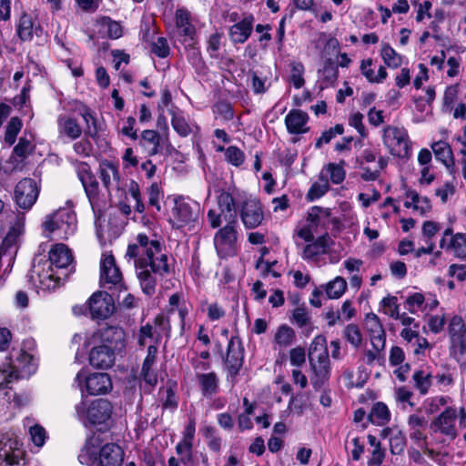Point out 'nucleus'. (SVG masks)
Here are the masks:
<instances>
[{"label":"nucleus","instance_id":"obj_18","mask_svg":"<svg viewBox=\"0 0 466 466\" xmlns=\"http://www.w3.org/2000/svg\"><path fill=\"white\" fill-rule=\"evenodd\" d=\"M122 281V274L116 267L114 256L103 254L100 260V283L106 285H119Z\"/></svg>","mask_w":466,"mask_h":466},{"label":"nucleus","instance_id":"obj_32","mask_svg":"<svg viewBox=\"0 0 466 466\" xmlns=\"http://www.w3.org/2000/svg\"><path fill=\"white\" fill-rule=\"evenodd\" d=\"M296 338L295 331L286 324L279 326L274 335V348L282 350L290 346Z\"/></svg>","mask_w":466,"mask_h":466},{"label":"nucleus","instance_id":"obj_24","mask_svg":"<svg viewBox=\"0 0 466 466\" xmlns=\"http://www.w3.org/2000/svg\"><path fill=\"white\" fill-rule=\"evenodd\" d=\"M309 120L308 114L298 109H292L285 117V124L289 133L303 134L308 132L307 123Z\"/></svg>","mask_w":466,"mask_h":466},{"label":"nucleus","instance_id":"obj_26","mask_svg":"<svg viewBox=\"0 0 466 466\" xmlns=\"http://www.w3.org/2000/svg\"><path fill=\"white\" fill-rule=\"evenodd\" d=\"M435 157L441 161L449 170L450 174L455 175L453 154L451 147L445 141L440 140L431 145Z\"/></svg>","mask_w":466,"mask_h":466},{"label":"nucleus","instance_id":"obj_35","mask_svg":"<svg viewBox=\"0 0 466 466\" xmlns=\"http://www.w3.org/2000/svg\"><path fill=\"white\" fill-rule=\"evenodd\" d=\"M58 131L60 134H65L71 139H76L80 137L82 129L77 122L66 116H60L57 119Z\"/></svg>","mask_w":466,"mask_h":466},{"label":"nucleus","instance_id":"obj_25","mask_svg":"<svg viewBox=\"0 0 466 466\" xmlns=\"http://www.w3.org/2000/svg\"><path fill=\"white\" fill-rule=\"evenodd\" d=\"M330 242V238L328 235L311 241L303 248L302 258L305 260H318L321 255L328 253Z\"/></svg>","mask_w":466,"mask_h":466},{"label":"nucleus","instance_id":"obj_54","mask_svg":"<svg viewBox=\"0 0 466 466\" xmlns=\"http://www.w3.org/2000/svg\"><path fill=\"white\" fill-rule=\"evenodd\" d=\"M344 336L347 340L355 348H358L362 340L359 327L355 324H349L344 329Z\"/></svg>","mask_w":466,"mask_h":466},{"label":"nucleus","instance_id":"obj_38","mask_svg":"<svg viewBox=\"0 0 466 466\" xmlns=\"http://www.w3.org/2000/svg\"><path fill=\"white\" fill-rule=\"evenodd\" d=\"M370 419L373 424H386L390 419V413L386 404L382 402L375 403L370 410Z\"/></svg>","mask_w":466,"mask_h":466},{"label":"nucleus","instance_id":"obj_43","mask_svg":"<svg viewBox=\"0 0 466 466\" xmlns=\"http://www.w3.org/2000/svg\"><path fill=\"white\" fill-rule=\"evenodd\" d=\"M329 188L328 178L321 175L319 179L310 187L307 198L315 200L324 196Z\"/></svg>","mask_w":466,"mask_h":466},{"label":"nucleus","instance_id":"obj_52","mask_svg":"<svg viewBox=\"0 0 466 466\" xmlns=\"http://www.w3.org/2000/svg\"><path fill=\"white\" fill-rule=\"evenodd\" d=\"M171 124L176 132H177L181 137H187L191 132L189 125L186 121L185 117L180 114L173 113Z\"/></svg>","mask_w":466,"mask_h":466},{"label":"nucleus","instance_id":"obj_47","mask_svg":"<svg viewBox=\"0 0 466 466\" xmlns=\"http://www.w3.org/2000/svg\"><path fill=\"white\" fill-rule=\"evenodd\" d=\"M34 149L31 140L25 137L19 138L17 145L14 147L13 155L10 157V161H15V157L20 158L26 157Z\"/></svg>","mask_w":466,"mask_h":466},{"label":"nucleus","instance_id":"obj_55","mask_svg":"<svg viewBox=\"0 0 466 466\" xmlns=\"http://www.w3.org/2000/svg\"><path fill=\"white\" fill-rule=\"evenodd\" d=\"M380 304L384 308L385 314H387L392 319L394 317H398V313L400 312V310L397 297L387 296L382 299Z\"/></svg>","mask_w":466,"mask_h":466},{"label":"nucleus","instance_id":"obj_64","mask_svg":"<svg viewBox=\"0 0 466 466\" xmlns=\"http://www.w3.org/2000/svg\"><path fill=\"white\" fill-rule=\"evenodd\" d=\"M214 112L226 121L231 120L234 116L231 106L226 102H219L216 104Z\"/></svg>","mask_w":466,"mask_h":466},{"label":"nucleus","instance_id":"obj_62","mask_svg":"<svg viewBox=\"0 0 466 466\" xmlns=\"http://www.w3.org/2000/svg\"><path fill=\"white\" fill-rule=\"evenodd\" d=\"M141 378L143 380V381L147 384L149 387H154L156 386L157 382V372L156 370H154L153 367L151 366H147L146 368V366H143L142 365V370H141Z\"/></svg>","mask_w":466,"mask_h":466},{"label":"nucleus","instance_id":"obj_4","mask_svg":"<svg viewBox=\"0 0 466 466\" xmlns=\"http://www.w3.org/2000/svg\"><path fill=\"white\" fill-rule=\"evenodd\" d=\"M78 461L87 466H121L124 461V451L116 443H106L98 449L87 441L78 454Z\"/></svg>","mask_w":466,"mask_h":466},{"label":"nucleus","instance_id":"obj_46","mask_svg":"<svg viewBox=\"0 0 466 466\" xmlns=\"http://www.w3.org/2000/svg\"><path fill=\"white\" fill-rule=\"evenodd\" d=\"M303 74L304 66L300 62L293 61L290 63L289 82L297 89L302 87L305 84Z\"/></svg>","mask_w":466,"mask_h":466},{"label":"nucleus","instance_id":"obj_6","mask_svg":"<svg viewBox=\"0 0 466 466\" xmlns=\"http://www.w3.org/2000/svg\"><path fill=\"white\" fill-rule=\"evenodd\" d=\"M112 413L110 402L104 399H98L87 404L82 400L76 406V414L85 425L103 424L107 421Z\"/></svg>","mask_w":466,"mask_h":466},{"label":"nucleus","instance_id":"obj_42","mask_svg":"<svg viewBox=\"0 0 466 466\" xmlns=\"http://www.w3.org/2000/svg\"><path fill=\"white\" fill-rule=\"evenodd\" d=\"M384 63L390 68H397L402 63V57L390 45L384 44L380 52Z\"/></svg>","mask_w":466,"mask_h":466},{"label":"nucleus","instance_id":"obj_56","mask_svg":"<svg viewBox=\"0 0 466 466\" xmlns=\"http://www.w3.org/2000/svg\"><path fill=\"white\" fill-rule=\"evenodd\" d=\"M147 196L149 205L157 208V209L159 210V201L163 198V192L160 186L157 182L152 183L147 188Z\"/></svg>","mask_w":466,"mask_h":466},{"label":"nucleus","instance_id":"obj_58","mask_svg":"<svg viewBox=\"0 0 466 466\" xmlns=\"http://www.w3.org/2000/svg\"><path fill=\"white\" fill-rule=\"evenodd\" d=\"M221 38L222 34L218 32H215L209 35L207 50L211 57H218V52L221 46Z\"/></svg>","mask_w":466,"mask_h":466},{"label":"nucleus","instance_id":"obj_11","mask_svg":"<svg viewBox=\"0 0 466 466\" xmlns=\"http://www.w3.org/2000/svg\"><path fill=\"white\" fill-rule=\"evenodd\" d=\"M244 360V348L238 337H231L228 343L226 356L224 357L225 369L228 370V379L233 380L242 367Z\"/></svg>","mask_w":466,"mask_h":466},{"label":"nucleus","instance_id":"obj_22","mask_svg":"<svg viewBox=\"0 0 466 466\" xmlns=\"http://www.w3.org/2000/svg\"><path fill=\"white\" fill-rule=\"evenodd\" d=\"M11 368L15 374H18V379L25 378L35 372L37 363L33 355L21 350L11 364Z\"/></svg>","mask_w":466,"mask_h":466},{"label":"nucleus","instance_id":"obj_51","mask_svg":"<svg viewBox=\"0 0 466 466\" xmlns=\"http://www.w3.org/2000/svg\"><path fill=\"white\" fill-rule=\"evenodd\" d=\"M406 446V439L403 433L397 431L390 436V449L392 454H400Z\"/></svg>","mask_w":466,"mask_h":466},{"label":"nucleus","instance_id":"obj_48","mask_svg":"<svg viewBox=\"0 0 466 466\" xmlns=\"http://www.w3.org/2000/svg\"><path fill=\"white\" fill-rule=\"evenodd\" d=\"M21 127V120L18 117H12L5 129V142L9 146L13 145L15 142L16 137L20 132Z\"/></svg>","mask_w":466,"mask_h":466},{"label":"nucleus","instance_id":"obj_5","mask_svg":"<svg viewBox=\"0 0 466 466\" xmlns=\"http://www.w3.org/2000/svg\"><path fill=\"white\" fill-rule=\"evenodd\" d=\"M42 228L46 237L56 233L60 239H67L76 231V217L71 208H60L46 216Z\"/></svg>","mask_w":466,"mask_h":466},{"label":"nucleus","instance_id":"obj_7","mask_svg":"<svg viewBox=\"0 0 466 466\" xmlns=\"http://www.w3.org/2000/svg\"><path fill=\"white\" fill-rule=\"evenodd\" d=\"M200 207L198 202L191 199L177 197L174 200L171 210L170 223L176 228L193 227L198 221Z\"/></svg>","mask_w":466,"mask_h":466},{"label":"nucleus","instance_id":"obj_61","mask_svg":"<svg viewBox=\"0 0 466 466\" xmlns=\"http://www.w3.org/2000/svg\"><path fill=\"white\" fill-rule=\"evenodd\" d=\"M152 52L159 57H167L169 55V46L164 37H157L152 45Z\"/></svg>","mask_w":466,"mask_h":466},{"label":"nucleus","instance_id":"obj_8","mask_svg":"<svg viewBox=\"0 0 466 466\" xmlns=\"http://www.w3.org/2000/svg\"><path fill=\"white\" fill-rule=\"evenodd\" d=\"M24 454L22 443L14 432L0 434V466H19Z\"/></svg>","mask_w":466,"mask_h":466},{"label":"nucleus","instance_id":"obj_34","mask_svg":"<svg viewBox=\"0 0 466 466\" xmlns=\"http://www.w3.org/2000/svg\"><path fill=\"white\" fill-rule=\"evenodd\" d=\"M372 59L368 58L361 61L360 64V71L361 74L366 77V79L370 83H381L383 82L388 74L384 66H380L378 69V73L375 74L374 70L371 68Z\"/></svg>","mask_w":466,"mask_h":466},{"label":"nucleus","instance_id":"obj_50","mask_svg":"<svg viewBox=\"0 0 466 466\" xmlns=\"http://www.w3.org/2000/svg\"><path fill=\"white\" fill-rule=\"evenodd\" d=\"M344 165H345V162L342 160L339 162V164L329 163L327 166L326 170L329 174L330 180L332 181V183L340 184L344 180L345 176H346V173H345V170L343 167Z\"/></svg>","mask_w":466,"mask_h":466},{"label":"nucleus","instance_id":"obj_16","mask_svg":"<svg viewBox=\"0 0 466 466\" xmlns=\"http://www.w3.org/2000/svg\"><path fill=\"white\" fill-rule=\"evenodd\" d=\"M239 215L246 228L252 229L261 225L264 212L260 202L256 198H248L242 202Z\"/></svg>","mask_w":466,"mask_h":466},{"label":"nucleus","instance_id":"obj_39","mask_svg":"<svg viewBox=\"0 0 466 466\" xmlns=\"http://www.w3.org/2000/svg\"><path fill=\"white\" fill-rule=\"evenodd\" d=\"M447 249L458 258H466V234L457 233L451 236Z\"/></svg>","mask_w":466,"mask_h":466},{"label":"nucleus","instance_id":"obj_60","mask_svg":"<svg viewBox=\"0 0 466 466\" xmlns=\"http://www.w3.org/2000/svg\"><path fill=\"white\" fill-rule=\"evenodd\" d=\"M292 321L299 328H303L309 323V315L305 308L299 307L293 310Z\"/></svg>","mask_w":466,"mask_h":466},{"label":"nucleus","instance_id":"obj_36","mask_svg":"<svg viewBox=\"0 0 466 466\" xmlns=\"http://www.w3.org/2000/svg\"><path fill=\"white\" fill-rule=\"evenodd\" d=\"M24 232V218H17L15 222L13 224V226L8 230L6 236L5 237L3 240V247L2 248L5 249V252H6L8 249L15 248L17 244L19 237Z\"/></svg>","mask_w":466,"mask_h":466},{"label":"nucleus","instance_id":"obj_1","mask_svg":"<svg viewBox=\"0 0 466 466\" xmlns=\"http://www.w3.org/2000/svg\"><path fill=\"white\" fill-rule=\"evenodd\" d=\"M125 258L133 263L140 288L147 296L155 293L158 278L169 272L167 256L162 252L160 242L143 233L128 245Z\"/></svg>","mask_w":466,"mask_h":466},{"label":"nucleus","instance_id":"obj_12","mask_svg":"<svg viewBox=\"0 0 466 466\" xmlns=\"http://www.w3.org/2000/svg\"><path fill=\"white\" fill-rule=\"evenodd\" d=\"M39 195L36 183L32 178H24L15 187L14 198L16 205L25 210L32 208Z\"/></svg>","mask_w":466,"mask_h":466},{"label":"nucleus","instance_id":"obj_13","mask_svg":"<svg viewBox=\"0 0 466 466\" xmlns=\"http://www.w3.org/2000/svg\"><path fill=\"white\" fill-rule=\"evenodd\" d=\"M457 410L455 408L447 407L437 418L431 423V429L434 432L445 435L450 440H454L458 436L456 427Z\"/></svg>","mask_w":466,"mask_h":466},{"label":"nucleus","instance_id":"obj_21","mask_svg":"<svg viewBox=\"0 0 466 466\" xmlns=\"http://www.w3.org/2000/svg\"><path fill=\"white\" fill-rule=\"evenodd\" d=\"M175 23L178 30V34L192 41L196 35V28L192 24L191 13L185 7H178L175 12Z\"/></svg>","mask_w":466,"mask_h":466},{"label":"nucleus","instance_id":"obj_14","mask_svg":"<svg viewBox=\"0 0 466 466\" xmlns=\"http://www.w3.org/2000/svg\"><path fill=\"white\" fill-rule=\"evenodd\" d=\"M237 223H227L214 237V245L219 257L232 255L237 241Z\"/></svg>","mask_w":466,"mask_h":466},{"label":"nucleus","instance_id":"obj_44","mask_svg":"<svg viewBox=\"0 0 466 466\" xmlns=\"http://www.w3.org/2000/svg\"><path fill=\"white\" fill-rule=\"evenodd\" d=\"M347 288L346 280L341 277H336L326 286V293L329 299H339L343 295Z\"/></svg>","mask_w":466,"mask_h":466},{"label":"nucleus","instance_id":"obj_3","mask_svg":"<svg viewBox=\"0 0 466 466\" xmlns=\"http://www.w3.org/2000/svg\"><path fill=\"white\" fill-rule=\"evenodd\" d=\"M124 331L120 328L107 327L92 337L93 342L100 341L95 345L89 353V362L97 369H107L115 361V350L123 346Z\"/></svg>","mask_w":466,"mask_h":466},{"label":"nucleus","instance_id":"obj_27","mask_svg":"<svg viewBox=\"0 0 466 466\" xmlns=\"http://www.w3.org/2000/svg\"><path fill=\"white\" fill-rule=\"evenodd\" d=\"M253 17L246 16L240 22L234 24L229 28V36L234 44H243L248 40L251 32Z\"/></svg>","mask_w":466,"mask_h":466},{"label":"nucleus","instance_id":"obj_57","mask_svg":"<svg viewBox=\"0 0 466 466\" xmlns=\"http://www.w3.org/2000/svg\"><path fill=\"white\" fill-rule=\"evenodd\" d=\"M29 434L32 441L35 446L41 447L44 445L46 439V433L42 426L36 424L35 426L30 427Z\"/></svg>","mask_w":466,"mask_h":466},{"label":"nucleus","instance_id":"obj_40","mask_svg":"<svg viewBox=\"0 0 466 466\" xmlns=\"http://www.w3.org/2000/svg\"><path fill=\"white\" fill-rule=\"evenodd\" d=\"M326 86L333 85L339 76L338 65L331 59H326L323 68L319 71Z\"/></svg>","mask_w":466,"mask_h":466},{"label":"nucleus","instance_id":"obj_2","mask_svg":"<svg viewBox=\"0 0 466 466\" xmlns=\"http://www.w3.org/2000/svg\"><path fill=\"white\" fill-rule=\"evenodd\" d=\"M73 261L70 249L64 244H56L49 252V259L34 264L30 279L43 290H52L60 285L62 277L55 271L66 268Z\"/></svg>","mask_w":466,"mask_h":466},{"label":"nucleus","instance_id":"obj_28","mask_svg":"<svg viewBox=\"0 0 466 466\" xmlns=\"http://www.w3.org/2000/svg\"><path fill=\"white\" fill-rule=\"evenodd\" d=\"M197 381L204 397L211 398L218 393V378L214 371L199 373Z\"/></svg>","mask_w":466,"mask_h":466},{"label":"nucleus","instance_id":"obj_37","mask_svg":"<svg viewBox=\"0 0 466 466\" xmlns=\"http://www.w3.org/2000/svg\"><path fill=\"white\" fill-rule=\"evenodd\" d=\"M448 332L453 344H461L466 334L464 320L460 316H453L448 326Z\"/></svg>","mask_w":466,"mask_h":466},{"label":"nucleus","instance_id":"obj_29","mask_svg":"<svg viewBox=\"0 0 466 466\" xmlns=\"http://www.w3.org/2000/svg\"><path fill=\"white\" fill-rule=\"evenodd\" d=\"M218 205L223 219L227 223H237V211L233 197L228 192H222L218 197Z\"/></svg>","mask_w":466,"mask_h":466},{"label":"nucleus","instance_id":"obj_33","mask_svg":"<svg viewBox=\"0 0 466 466\" xmlns=\"http://www.w3.org/2000/svg\"><path fill=\"white\" fill-rule=\"evenodd\" d=\"M329 358L327 340L323 335L316 336L309 348V360H324Z\"/></svg>","mask_w":466,"mask_h":466},{"label":"nucleus","instance_id":"obj_10","mask_svg":"<svg viewBox=\"0 0 466 466\" xmlns=\"http://www.w3.org/2000/svg\"><path fill=\"white\" fill-rule=\"evenodd\" d=\"M76 380L79 386L84 381L86 390L90 395L105 394L112 389L111 379L104 372H96L87 376L86 371L80 370L76 374Z\"/></svg>","mask_w":466,"mask_h":466},{"label":"nucleus","instance_id":"obj_41","mask_svg":"<svg viewBox=\"0 0 466 466\" xmlns=\"http://www.w3.org/2000/svg\"><path fill=\"white\" fill-rule=\"evenodd\" d=\"M415 388L421 395H425L431 386V375L422 370H416L412 375Z\"/></svg>","mask_w":466,"mask_h":466},{"label":"nucleus","instance_id":"obj_45","mask_svg":"<svg viewBox=\"0 0 466 466\" xmlns=\"http://www.w3.org/2000/svg\"><path fill=\"white\" fill-rule=\"evenodd\" d=\"M425 298L423 294L415 292L407 296L404 305L411 314H417L424 309Z\"/></svg>","mask_w":466,"mask_h":466},{"label":"nucleus","instance_id":"obj_17","mask_svg":"<svg viewBox=\"0 0 466 466\" xmlns=\"http://www.w3.org/2000/svg\"><path fill=\"white\" fill-rule=\"evenodd\" d=\"M365 329L368 331L370 342L375 351H381L386 344V332L379 319L374 313L366 315Z\"/></svg>","mask_w":466,"mask_h":466},{"label":"nucleus","instance_id":"obj_63","mask_svg":"<svg viewBox=\"0 0 466 466\" xmlns=\"http://www.w3.org/2000/svg\"><path fill=\"white\" fill-rule=\"evenodd\" d=\"M441 229V225L434 221H425L422 225V236L425 240L432 241V238Z\"/></svg>","mask_w":466,"mask_h":466},{"label":"nucleus","instance_id":"obj_53","mask_svg":"<svg viewBox=\"0 0 466 466\" xmlns=\"http://www.w3.org/2000/svg\"><path fill=\"white\" fill-rule=\"evenodd\" d=\"M225 157L228 162L235 167H239L245 160L244 153L235 146H230L226 149Z\"/></svg>","mask_w":466,"mask_h":466},{"label":"nucleus","instance_id":"obj_59","mask_svg":"<svg viewBox=\"0 0 466 466\" xmlns=\"http://www.w3.org/2000/svg\"><path fill=\"white\" fill-rule=\"evenodd\" d=\"M306 361V351L302 347H296L289 351V362L294 367H301Z\"/></svg>","mask_w":466,"mask_h":466},{"label":"nucleus","instance_id":"obj_30","mask_svg":"<svg viewBox=\"0 0 466 466\" xmlns=\"http://www.w3.org/2000/svg\"><path fill=\"white\" fill-rule=\"evenodd\" d=\"M40 27L37 26L33 17L28 14H23L17 25V35L22 41H30L33 35H38Z\"/></svg>","mask_w":466,"mask_h":466},{"label":"nucleus","instance_id":"obj_20","mask_svg":"<svg viewBox=\"0 0 466 466\" xmlns=\"http://www.w3.org/2000/svg\"><path fill=\"white\" fill-rule=\"evenodd\" d=\"M310 382L315 390L322 388L330 377L329 359L309 360Z\"/></svg>","mask_w":466,"mask_h":466},{"label":"nucleus","instance_id":"obj_19","mask_svg":"<svg viewBox=\"0 0 466 466\" xmlns=\"http://www.w3.org/2000/svg\"><path fill=\"white\" fill-rule=\"evenodd\" d=\"M77 176L91 206L94 207L98 198V182L90 171L89 166L85 163L77 167Z\"/></svg>","mask_w":466,"mask_h":466},{"label":"nucleus","instance_id":"obj_15","mask_svg":"<svg viewBox=\"0 0 466 466\" xmlns=\"http://www.w3.org/2000/svg\"><path fill=\"white\" fill-rule=\"evenodd\" d=\"M88 308L93 319H105L114 312V299L106 291H97L89 299Z\"/></svg>","mask_w":466,"mask_h":466},{"label":"nucleus","instance_id":"obj_49","mask_svg":"<svg viewBox=\"0 0 466 466\" xmlns=\"http://www.w3.org/2000/svg\"><path fill=\"white\" fill-rule=\"evenodd\" d=\"M193 444L187 443L185 441H179L176 445V452L178 455V459L181 463L187 465L192 462L193 460Z\"/></svg>","mask_w":466,"mask_h":466},{"label":"nucleus","instance_id":"obj_9","mask_svg":"<svg viewBox=\"0 0 466 466\" xmlns=\"http://www.w3.org/2000/svg\"><path fill=\"white\" fill-rule=\"evenodd\" d=\"M383 143L393 156L404 157L409 151L408 133L402 127H386L383 130Z\"/></svg>","mask_w":466,"mask_h":466},{"label":"nucleus","instance_id":"obj_23","mask_svg":"<svg viewBox=\"0 0 466 466\" xmlns=\"http://www.w3.org/2000/svg\"><path fill=\"white\" fill-rule=\"evenodd\" d=\"M98 172L99 178L108 192L118 187L120 175L117 167L114 163L107 160L102 161L99 164Z\"/></svg>","mask_w":466,"mask_h":466},{"label":"nucleus","instance_id":"obj_31","mask_svg":"<svg viewBox=\"0 0 466 466\" xmlns=\"http://www.w3.org/2000/svg\"><path fill=\"white\" fill-rule=\"evenodd\" d=\"M161 137L159 134L151 129L144 130L140 136V146L147 149L149 156H155L161 152Z\"/></svg>","mask_w":466,"mask_h":466}]
</instances>
